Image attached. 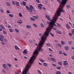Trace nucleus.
Wrapping results in <instances>:
<instances>
[{
	"label": "nucleus",
	"instance_id": "obj_1",
	"mask_svg": "<svg viewBox=\"0 0 74 74\" xmlns=\"http://www.w3.org/2000/svg\"><path fill=\"white\" fill-rule=\"evenodd\" d=\"M49 31L48 30V28H46L45 32L44 33V36L42 34H39V35L41 37L40 38L41 41L38 44V45L37 44H35L36 46H37L38 47L34 51V52L33 54L32 57L30 58L29 62L27 64H32L34 62V61L35 60L37 55L38 54V52L39 51H42L43 49L41 48V47L43 46V45L44 44L45 41L46 40V38L49 36Z\"/></svg>",
	"mask_w": 74,
	"mask_h": 74
},
{
	"label": "nucleus",
	"instance_id": "obj_2",
	"mask_svg": "<svg viewBox=\"0 0 74 74\" xmlns=\"http://www.w3.org/2000/svg\"><path fill=\"white\" fill-rule=\"evenodd\" d=\"M68 0H62V1H61L60 0H57V1L60 4V7L58 8L56 11L57 15L58 16H60V12H64V10H63V8L64 5H65Z\"/></svg>",
	"mask_w": 74,
	"mask_h": 74
},
{
	"label": "nucleus",
	"instance_id": "obj_3",
	"mask_svg": "<svg viewBox=\"0 0 74 74\" xmlns=\"http://www.w3.org/2000/svg\"><path fill=\"white\" fill-rule=\"evenodd\" d=\"M55 21H53L51 23H50L48 21H47V23L49 24V27L48 28H47L46 29H48L49 32H49H51V29H53L54 30H57V28L53 26H56V27H57V25L55 23H56V19H55Z\"/></svg>",
	"mask_w": 74,
	"mask_h": 74
},
{
	"label": "nucleus",
	"instance_id": "obj_4",
	"mask_svg": "<svg viewBox=\"0 0 74 74\" xmlns=\"http://www.w3.org/2000/svg\"><path fill=\"white\" fill-rule=\"evenodd\" d=\"M58 16H58V14H57V13L56 12L55 13V15L53 17V18H52V20L51 19L49 18H47V20H48V21H50V22H49L51 23L52 22H53V21H55V19H56V21H57V19H58Z\"/></svg>",
	"mask_w": 74,
	"mask_h": 74
},
{
	"label": "nucleus",
	"instance_id": "obj_5",
	"mask_svg": "<svg viewBox=\"0 0 74 74\" xmlns=\"http://www.w3.org/2000/svg\"><path fill=\"white\" fill-rule=\"evenodd\" d=\"M33 9H34V8L32 5H30V7L29 8V12H32L33 11Z\"/></svg>",
	"mask_w": 74,
	"mask_h": 74
},
{
	"label": "nucleus",
	"instance_id": "obj_6",
	"mask_svg": "<svg viewBox=\"0 0 74 74\" xmlns=\"http://www.w3.org/2000/svg\"><path fill=\"white\" fill-rule=\"evenodd\" d=\"M42 6V5L41 4H39L38 5V7L39 10H42L41 7Z\"/></svg>",
	"mask_w": 74,
	"mask_h": 74
},
{
	"label": "nucleus",
	"instance_id": "obj_7",
	"mask_svg": "<svg viewBox=\"0 0 74 74\" xmlns=\"http://www.w3.org/2000/svg\"><path fill=\"white\" fill-rule=\"evenodd\" d=\"M15 4L16 5V6H18V7H19V6H20V3H19V2L18 1H16L15 2Z\"/></svg>",
	"mask_w": 74,
	"mask_h": 74
},
{
	"label": "nucleus",
	"instance_id": "obj_8",
	"mask_svg": "<svg viewBox=\"0 0 74 74\" xmlns=\"http://www.w3.org/2000/svg\"><path fill=\"white\" fill-rule=\"evenodd\" d=\"M32 17L35 19H38V16L37 15L33 16Z\"/></svg>",
	"mask_w": 74,
	"mask_h": 74
},
{
	"label": "nucleus",
	"instance_id": "obj_9",
	"mask_svg": "<svg viewBox=\"0 0 74 74\" xmlns=\"http://www.w3.org/2000/svg\"><path fill=\"white\" fill-rule=\"evenodd\" d=\"M63 64L64 65V66H66V65H68V63L67 61H64Z\"/></svg>",
	"mask_w": 74,
	"mask_h": 74
},
{
	"label": "nucleus",
	"instance_id": "obj_10",
	"mask_svg": "<svg viewBox=\"0 0 74 74\" xmlns=\"http://www.w3.org/2000/svg\"><path fill=\"white\" fill-rule=\"evenodd\" d=\"M56 46L57 47H58V48H61V45L60 44H57L56 45Z\"/></svg>",
	"mask_w": 74,
	"mask_h": 74
},
{
	"label": "nucleus",
	"instance_id": "obj_11",
	"mask_svg": "<svg viewBox=\"0 0 74 74\" xmlns=\"http://www.w3.org/2000/svg\"><path fill=\"white\" fill-rule=\"evenodd\" d=\"M2 66L4 69H6L7 68V65L5 64H3Z\"/></svg>",
	"mask_w": 74,
	"mask_h": 74
},
{
	"label": "nucleus",
	"instance_id": "obj_12",
	"mask_svg": "<svg viewBox=\"0 0 74 74\" xmlns=\"http://www.w3.org/2000/svg\"><path fill=\"white\" fill-rule=\"evenodd\" d=\"M26 27L27 29H30L32 27L29 25H26Z\"/></svg>",
	"mask_w": 74,
	"mask_h": 74
},
{
	"label": "nucleus",
	"instance_id": "obj_13",
	"mask_svg": "<svg viewBox=\"0 0 74 74\" xmlns=\"http://www.w3.org/2000/svg\"><path fill=\"white\" fill-rule=\"evenodd\" d=\"M51 60L52 62H56V60L54 58H51Z\"/></svg>",
	"mask_w": 74,
	"mask_h": 74
},
{
	"label": "nucleus",
	"instance_id": "obj_14",
	"mask_svg": "<svg viewBox=\"0 0 74 74\" xmlns=\"http://www.w3.org/2000/svg\"><path fill=\"white\" fill-rule=\"evenodd\" d=\"M56 32L58 33V34H62V32L60 31L57 30L56 31Z\"/></svg>",
	"mask_w": 74,
	"mask_h": 74
},
{
	"label": "nucleus",
	"instance_id": "obj_15",
	"mask_svg": "<svg viewBox=\"0 0 74 74\" xmlns=\"http://www.w3.org/2000/svg\"><path fill=\"white\" fill-rule=\"evenodd\" d=\"M17 23H19L20 24H21V23H22V20H20L17 22Z\"/></svg>",
	"mask_w": 74,
	"mask_h": 74
},
{
	"label": "nucleus",
	"instance_id": "obj_16",
	"mask_svg": "<svg viewBox=\"0 0 74 74\" xmlns=\"http://www.w3.org/2000/svg\"><path fill=\"white\" fill-rule=\"evenodd\" d=\"M0 27L1 28H2V29H5V28L4 27V26L3 25H0Z\"/></svg>",
	"mask_w": 74,
	"mask_h": 74
},
{
	"label": "nucleus",
	"instance_id": "obj_17",
	"mask_svg": "<svg viewBox=\"0 0 74 74\" xmlns=\"http://www.w3.org/2000/svg\"><path fill=\"white\" fill-rule=\"evenodd\" d=\"M14 48L15 49H17L18 50H19V49H20L19 48H18V46L16 45H15L14 46Z\"/></svg>",
	"mask_w": 74,
	"mask_h": 74
},
{
	"label": "nucleus",
	"instance_id": "obj_18",
	"mask_svg": "<svg viewBox=\"0 0 74 74\" xmlns=\"http://www.w3.org/2000/svg\"><path fill=\"white\" fill-rule=\"evenodd\" d=\"M66 27L68 29H70V26L67 24H66Z\"/></svg>",
	"mask_w": 74,
	"mask_h": 74
},
{
	"label": "nucleus",
	"instance_id": "obj_19",
	"mask_svg": "<svg viewBox=\"0 0 74 74\" xmlns=\"http://www.w3.org/2000/svg\"><path fill=\"white\" fill-rule=\"evenodd\" d=\"M64 49L66 50L67 51L69 50V47H68V46H65L64 47Z\"/></svg>",
	"mask_w": 74,
	"mask_h": 74
},
{
	"label": "nucleus",
	"instance_id": "obj_20",
	"mask_svg": "<svg viewBox=\"0 0 74 74\" xmlns=\"http://www.w3.org/2000/svg\"><path fill=\"white\" fill-rule=\"evenodd\" d=\"M23 53H25V54H27V49H25L24 50L23 52Z\"/></svg>",
	"mask_w": 74,
	"mask_h": 74
},
{
	"label": "nucleus",
	"instance_id": "obj_21",
	"mask_svg": "<svg viewBox=\"0 0 74 74\" xmlns=\"http://www.w3.org/2000/svg\"><path fill=\"white\" fill-rule=\"evenodd\" d=\"M7 64L8 66H9V67L10 68H11V67H12V65H11V64L8 63Z\"/></svg>",
	"mask_w": 74,
	"mask_h": 74
},
{
	"label": "nucleus",
	"instance_id": "obj_22",
	"mask_svg": "<svg viewBox=\"0 0 74 74\" xmlns=\"http://www.w3.org/2000/svg\"><path fill=\"white\" fill-rule=\"evenodd\" d=\"M26 2L25 1H23L22 2V4L23 5H24V6H26Z\"/></svg>",
	"mask_w": 74,
	"mask_h": 74
},
{
	"label": "nucleus",
	"instance_id": "obj_23",
	"mask_svg": "<svg viewBox=\"0 0 74 74\" xmlns=\"http://www.w3.org/2000/svg\"><path fill=\"white\" fill-rule=\"evenodd\" d=\"M9 16L10 17L12 18L14 16V15L12 14H9Z\"/></svg>",
	"mask_w": 74,
	"mask_h": 74
},
{
	"label": "nucleus",
	"instance_id": "obj_24",
	"mask_svg": "<svg viewBox=\"0 0 74 74\" xmlns=\"http://www.w3.org/2000/svg\"><path fill=\"white\" fill-rule=\"evenodd\" d=\"M43 66H45V67H47L48 66V65H47V64L46 63H43Z\"/></svg>",
	"mask_w": 74,
	"mask_h": 74
},
{
	"label": "nucleus",
	"instance_id": "obj_25",
	"mask_svg": "<svg viewBox=\"0 0 74 74\" xmlns=\"http://www.w3.org/2000/svg\"><path fill=\"white\" fill-rule=\"evenodd\" d=\"M45 17L46 18H47V19L48 18H51V17H50V16L47 15H45Z\"/></svg>",
	"mask_w": 74,
	"mask_h": 74
},
{
	"label": "nucleus",
	"instance_id": "obj_26",
	"mask_svg": "<svg viewBox=\"0 0 74 74\" xmlns=\"http://www.w3.org/2000/svg\"><path fill=\"white\" fill-rule=\"evenodd\" d=\"M66 7L67 8H69L71 7V6H70V5H66Z\"/></svg>",
	"mask_w": 74,
	"mask_h": 74
},
{
	"label": "nucleus",
	"instance_id": "obj_27",
	"mask_svg": "<svg viewBox=\"0 0 74 74\" xmlns=\"http://www.w3.org/2000/svg\"><path fill=\"white\" fill-rule=\"evenodd\" d=\"M40 25L42 27H44V25L42 23H41L40 24Z\"/></svg>",
	"mask_w": 74,
	"mask_h": 74
},
{
	"label": "nucleus",
	"instance_id": "obj_28",
	"mask_svg": "<svg viewBox=\"0 0 74 74\" xmlns=\"http://www.w3.org/2000/svg\"><path fill=\"white\" fill-rule=\"evenodd\" d=\"M38 73H39V74H42V73L41 72L40 70H38Z\"/></svg>",
	"mask_w": 74,
	"mask_h": 74
},
{
	"label": "nucleus",
	"instance_id": "obj_29",
	"mask_svg": "<svg viewBox=\"0 0 74 74\" xmlns=\"http://www.w3.org/2000/svg\"><path fill=\"white\" fill-rule=\"evenodd\" d=\"M30 19H31V20L32 21H35V19H34V18H33L31 17L30 18Z\"/></svg>",
	"mask_w": 74,
	"mask_h": 74
},
{
	"label": "nucleus",
	"instance_id": "obj_30",
	"mask_svg": "<svg viewBox=\"0 0 74 74\" xmlns=\"http://www.w3.org/2000/svg\"><path fill=\"white\" fill-rule=\"evenodd\" d=\"M15 30L16 33H19V31L17 29H15Z\"/></svg>",
	"mask_w": 74,
	"mask_h": 74
},
{
	"label": "nucleus",
	"instance_id": "obj_31",
	"mask_svg": "<svg viewBox=\"0 0 74 74\" xmlns=\"http://www.w3.org/2000/svg\"><path fill=\"white\" fill-rule=\"evenodd\" d=\"M9 30L10 32L12 33V32H13L14 31H13V30L11 29H9Z\"/></svg>",
	"mask_w": 74,
	"mask_h": 74
},
{
	"label": "nucleus",
	"instance_id": "obj_32",
	"mask_svg": "<svg viewBox=\"0 0 74 74\" xmlns=\"http://www.w3.org/2000/svg\"><path fill=\"white\" fill-rule=\"evenodd\" d=\"M56 74H61V73H60V71H57L56 72Z\"/></svg>",
	"mask_w": 74,
	"mask_h": 74
},
{
	"label": "nucleus",
	"instance_id": "obj_33",
	"mask_svg": "<svg viewBox=\"0 0 74 74\" xmlns=\"http://www.w3.org/2000/svg\"><path fill=\"white\" fill-rule=\"evenodd\" d=\"M40 62H45V60H43V59H40Z\"/></svg>",
	"mask_w": 74,
	"mask_h": 74
},
{
	"label": "nucleus",
	"instance_id": "obj_34",
	"mask_svg": "<svg viewBox=\"0 0 74 74\" xmlns=\"http://www.w3.org/2000/svg\"><path fill=\"white\" fill-rule=\"evenodd\" d=\"M19 15L20 17L21 18V17H22V14H21V13H19Z\"/></svg>",
	"mask_w": 74,
	"mask_h": 74
},
{
	"label": "nucleus",
	"instance_id": "obj_35",
	"mask_svg": "<svg viewBox=\"0 0 74 74\" xmlns=\"http://www.w3.org/2000/svg\"><path fill=\"white\" fill-rule=\"evenodd\" d=\"M6 4L8 5V6H10V3L8 2H6Z\"/></svg>",
	"mask_w": 74,
	"mask_h": 74
},
{
	"label": "nucleus",
	"instance_id": "obj_36",
	"mask_svg": "<svg viewBox=\"0 0 74 74\" xmlns=\"http://www.w3.org/2000/svg\"><path fill=\"white\" fill-rule=\"evenodd\" d=\"M61 43L62 44V45H64L65 44V42H63V41H61Z\"/></svg>",
	"mask_w": 74,
	"mask_h": 74
},
{
	"label": "nucleus",
	"instance_id": "obj_37",
	"mask_svg": "<svg viewBox=\"0 0 74 74\" xmlns=\"http://www.w3.org/2000/svg\"><path fill=\"white\" fill-rule=\"evenodd\" d=\"M59 53L60 54H61V55H63V52L62 51H59Z\"/></svg>",
	"mask_w": 74,
	"mask_h": 74
},
{
	"label": "nucleus",
	"instance_id": "obj_38",
	"mask_svg": "<svg viewBox=\"0 0 74 74\" xmlns=\"http://www.w3.org/2000/svg\"><path fill=\"white\" fill-rule=\"evenodd\" d=\"M0 11L2 13H4V10H3V9H1L0 10Z\"/></svg>",
	"mask_w": 74,
	"mask_h": 74
},
{
	"label": "nucleus",
	"instance_id": "obj_39",
	"mask_svg": "<svg viewBox=\"0 0 74 74\" xmlns=\"http://www.w3.org/2000/svg\"><path fill=\"white\" fill-rule=\"evenodd\" d=\"M61 69V68L60 66H59V67L57 66V69L58 70H60Z\"/></svg>",
	"mask_w": 74,
	"mask_h": 74
},
{
	"label": "nucleus",
	"instance_id": "obj_40",
	"mask_svg": "<svg viewBox=\"0 0 74 74\" xmlns=\"http://www.w3.org/2000/svg\"><path fill=\"white\" fill-rule=\"evenodd\" d=\"M56 25L58 27H60V24L57 23H56Z\"/></svg>",
	"mask_w": 74,
	"mask_h": 74
},
{
	"label": "nucleus",
	"instance_id": "obj_41",
	"mask_svg": "<svg viewBox=\"0 0 74 74\" xmlns=\"http://www.w3.org/2000/svg\"><path fill=\"white\" fill-rule=\"evenodd\" d=\"M2 71L3 72V73H5V71L3 69L2 70Z\"/></svg>",
	"mask_w": 74,
	"mask_h": 74
},
{
	"label": "nucleus",
	"instance_id": "obj_42",
	"mask_svg": "<svg viewBox=\"0 0 74 74\" xmlns=\"http://www.w3.org/2000/svg\"><path fill=\"white\" fill-rule=\"evenodd\" d=\"M46 45L47 46H48V47H50V46H51V45L49 43H46Z\"/></svg>",
	"mask_w": 74,
	"mask_h": 74
},
{
	"label": "nucleus",
	"instance_id": "obj_43",
	"mask_svg": "<svg viewBox=\"0 0 74 74\" xmlns=\"http://www.w3.org/2000/svg\"><path fill=\"white\" fill-rule=\"evenodd\" d=\"M69 34L70 36H73V34L72 33H69Z\"/></svg>",
	"mask_w": 74,
	"mask_h": 74
},
{
	"label": "nucleus",
	"instance_id": "obj_44",
	"mask_svg": "<svg viewBox=\"0 0 74 74\" xmlns=\"http://www.w3.org/2000/svg\"><path fill=\"white\" fill-rule=\"evenodd\" d=\"M26 9L27 10H28V11H29V7H28V6H26Z\"/></svg>",
	"mask_w": 74,
	"mask_h": 74
},
{
	"label": "nucleus",
	"instance_id": "obj_45",
	"mask_svg": "<svg viewBox=\"0 0 74 74\" xmlns=\"http://www.w3.org/2000/svg\"><path fill=\"white\" fill-rule=\"evenodd\" d=\"M12 3L13 4V5H15V2L14 1H12Z\"/></svg>",
	"mask_w": 74,
	"mask_h": 74
},
{
	"label": "nucleus",
	"instance_id": "obj_46",
	"mask_svg": "<svg viewBox=\"0 0 74 74\" xmlns=\"http://www.w3.org/2000/svg\"><path fill=\"white\" fill-rule=\"evenodd\" d=\"M50 34L51 36H52V37H54V35H53V34H52V33L51 32L50 33Z\"/></svg>",
	"mask_w": 74,
	"mask_h": 74
},
{
	"label": "nucleus",
	"instance_id": "obj_47",
	"mask_svg": "<svg viewBox=\"0 0 74 74\" xmlns=\"http://www.w3.org/2000/svg\"><path fill=\"white\" fill-rule=\"evenodd\" d=\"M58 64H60L61 66V65H62V63L61 62H58Z\"/></svg>",
	"mask_w": 74,
	"mask_h": 74
},
{
	"label": "nucleus",
	"instance_id": "obj_48",
	"mask_svg": "<svg viewBox=\"0 0 74 74\" xmlns=\"http://www.w3.org/2000/svg\"><path fill=\"white\" fill-rule=\"evenodd\" d=\"M1 44H2L3 45H4V44H5V42H3V41L1 42Z\"/></svg>",
	"mask_w": 74,
	"mask_h": 74
},
{
	"label": "nucleus",
	"instance_id": "obj_49",
	"mask_svg": "<svg viewBox=\"0 0 74 74\" xmlns=\"http://www.w3.org/2000/svg\"><path fill=\"white\" fill-rule=\"evenodd\" d=\"M6 12L8 13V14H10V12L9 10H7Z\"/></svg>",
	"mask_w": 74,
	"mask_h": 74
},
{
	"label": "nucleus",
	"instance_id": "obj_50",
	"mask_svg": "<svg viewBox=\"0 0 74 74\" xmlns=\"http://www.w3.org/2000/svg\"><path fill=\"white\" fill-rule=\"evenodd\" d=\"M37 2V3H40V0H35Z\"/></svg>",
	"mask_w": 74,
	"mask_h": 74
},
{
	"label": "nucleus",
	"instance_id": "obj_51",
	"mask_svg": "<svg viewBox=\"0 0 74 74\" xmlns=\"http://www.w3.org/2000/svg\"><path fill=\"white\" fill-rule=\"evenodd\" d=\"M0 37H1L2 38H4V36L1 35H0Z\"/></svg>",
	"mask_w": 74,
	"mask_h": 74
},
{
	"label": "nucleus",
	"instance_id": "obj_52",
	"mask_svg": "<svg viewBox=\"0 0 74 74\" xmlns=\"http://www.w3.org/2000/svg\"><path fill=\"white\" fill-rule=\"evenodd\" d=\"M33 25L34 26H35V27H37V25H36V24H34Z\"/></svg>",
	"mask_w": 74,
	"mask_h": 74
},
{
	"label": "nucleus",
	"instance_id": "obj_53",
	"mask_svg": "<svg viewBox=\"0 0 74 74\" xmlns=\"http://www.w3.org/2000/svg\"><path fill=\"white\" fill-rule=\"evenodd\" d=\"M53 66H54L55 67H56V65L54 64H52Z\"/></svg>",
	"mask_w": 74,
	"mask_h": 74
},
{
	"label": "nucleus",
	"instance_id": "obj_54",
	"mask_svg": "<svg viewBox=\"0 0 74 74\" xmlns=\"http://www.w3.org/2000/svg\"><path fill=\"white\" fill-rule=\"evenodd\" d=\"M72 32L73 34H74V29H73V30L72 31Z\"/></svg>",
	"mask_w": 74,
	"mask_h": 74
},
{
	"label": "nucleus",
	"instance_id": "obj_55",
	"mask_svg": "<svg viewBox=\"0 0 74 74\" xmlns=\"http://www.w3.org/2000/svg\"><path fill=\"white\" fill-rule=\"evenodd\" d=\"M0 40L1 41H3V39L0 38Z\"/></svg>",
	"mask_w": 74,
	"mask_h": 74
},
{
	"label": "nucleus",
	"instance_id": "obj_56",
	"mask_svg": "<svg viewBox=\"0 0 74 74\" xmlns=\"http://www.w3.org/2000/svg\"><path fill=\"white\" fill-rule=\"evenodd\" d=\"M72 59L74 60V56H72L71 57Z\"/></svg>",
	"mask_w": 74,
	"mask_h": 74
},
{
	"label": "nucleus",
	"instance_id": "obj_57",
	"mask_svg": "<svg viewBox=\"0 0 74 74\" xmlns=\"http://www.w3.org/2000/svg\"><path fill=\"white\" fill-rule=\"evenodd\" d=\"M3 34H7V33L6 32L4 31H3Z\"/></svg>",
	"mask_w": 74,
	"mask_h": 74
},
{
	"label": "nucleus",
	"instance_id": "obj_58",
	"mask_svg": "<svg viewBox=\"0 0 74 74\" xmlns=\"http://www.w3.org/2000/svg\"><path fill=\"white\" fill-rule=\"evenodd\" d=\"M69 44H70V45L71 44L72 42H71L69 41Z\"/></svg>",
	"mask_w": 74,
	"mask_h": 74
},
{
	"label": "nucleus",
	"instance_id": "obj_59",
	"mask_svg": "<svg viewBox=\"0 0 74 74\" xmlns=\"http://www.w3.org/2000/svg\"><path fill=\"white\" fill-rule=\"evenodd\" d=\"M63 54L65 56H67V54L65 53H63Z\"/></svg>",
	"mask_w": 74,
	"mask_h": 74
},
{
	"label": "nucleus",
	"instance_id": "obj_60",
	"mask_svg": "<svg viewBox=\"0 0 74 74\" xmlns=\"http://www.w3.org/2000/svg\"><path fill=\"white\" fill-rule=\"evenodd\" d=\"M4 40L5 41V42H7V40L5 39H4Z\"/></svg>",
	"mask_w": 74,
	"mask_h": 74
},
{
	"label": "nucleus",
	"instance_id": "obj_61",
	"mask_svg": "<svg viewBox=\"0 0 74 74\" xmlns=\"http://www.w3.org/2000/svg\"><path fill=\"white\" fill-rule=\"evenodd\" d=\"M24 58L25 59H27V58L26 57V56H24Z\"/></svg>",
	"mask_w": 74,
	"mask_h": 74
},
{
	"label": "nucleus",
	"instance_id": "obj_62",
	"mask_svg": "<svg viewBox=\"0 0 74 74\" xmlns=\"http://www.w3.org/2000/svg\"><path fill=\"white\" fill-rule=\"evenodd\" d=\"M49 51H53V50H52L51 49L49 48Z\"/></svg>",
	"mask_w": 74,
	"mask_h": 74
},
{
	"label": "nucleus",
	"instance_id": "obj_63",
	"mask_svg": "<svg viewBox=\"0 0 74 74\" xmlns=\"http://www.w3.org/2000/svg\"><path fill=\"white\" fill-rule=\"evenodd\" d=\"M8 28H9V29H10V28H11V27L10 26L8 25Z\"/></svg>",
	"mask_w": 74,
	"mask_h": 74
},
{
	"label": "nucleus",
	"instance_id": "obj_64",
	"mask_svg": "<svg viewBox=\"0 0 74 74\" xmlns=\"http://www.w3.org/2000/svg\"><path fill=\"white\" fill-rule=\"evenodd\" d=\"M69 74H73V73L70 72H69Z\"/></svg>",
	"mask_w": 74,
	"mask_h": 74
}]
</instances>
